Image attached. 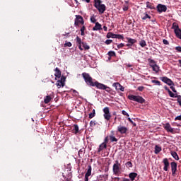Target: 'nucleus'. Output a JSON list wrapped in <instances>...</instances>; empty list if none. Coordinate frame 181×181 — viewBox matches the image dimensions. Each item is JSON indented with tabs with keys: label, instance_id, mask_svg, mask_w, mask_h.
<instances>
[{
	"label": "nucleus",
	"instance_id": "f257e3e1",
	"mask_svg": "<svg viewBox=\"0 0 181 181\" xmlns=\"http://www.w3.org/2000/svg\"><path fill=\"white\" fill-rule=\"evenodd\" d=\"M82 77L87 86H89V87H98L100 82L98 81H93V77L90 76V74L83 72L82 73Z\"/></svg>",
	"mask_w": 181,
	"mask_h": 181
},
{
	"label": "nucleus",
	"instance_id": "f03ea898",
	"mask_svg": "<svg viewBox=\"0 0 181 181\" xmlns=\"http://www.w3.org/2000/svg\"><path fill=\"white\" fill-rule=\"evenodd\" d=\"M113 173L114 175H118L119 173V171L121 170V163L117 160L115 161V163L113 165Z\"/></svg>",
	"mask_w": 181,
	"mask_h": 181
},
{
	"label": "nucleus",
	"instance_id": "7ed1b4c3",
	"mask_svg": "<svg viewBox=\"0 0 181 181\" xmlns=\"http://www.w3.org/2000/svg\"><path fill=\"white\" fill-rule=\"evenodd\" d=\"M103 117L105 118V119H106L107 121H110V119H111V113L110 112V107H106L103 109Z\"/></svg>",
	"mask_w": 181,
	"mask_h": 181
},
{
	"label": "nucleus",
	"instance_id": "20e7f679",
	"mask_svg": "<svg viewBox=\"0 0 181 181\" xmlns=\"http://www.w3.org/2000/svg\"><path fill=\"white\" fill-rule=\"evenodd\" d=\"M80 23H81L82 25H84V18H83V16L80 15H76V18L74 22L75 26H78Z\"/></svg>",
	"mask_w": 181,
	"mask_h": 181
},
{
	"label": "nucleus",
	"instance_id": "39448f33",
	"mask_svg": "<svg viewBox=\"0 0 181 181\" xmlns=\"http://www.w3.org/2000/svg\"><path fill=\"white\" fill-rule=\"evenodd\" d=\"M117 132H119L121 135L127 134V132H128V127L123 125H119L117 127Z\"/></svg>",
	"mask_w": 181,
	"mask_h": 181
},
{
	"label": "nucleus",
	"instance_id": "423d86ee",
	"mask_svg": "<svg viewBox=\"0 0 181 181\" xmlns=\"http://www.w3.org/2000/svg\"><path fill=\"white\" fill-rule=\"evenodd\" d=\"M160 80H161L163 83H165V84H168V86H175V83H173L170 78L166 76L160 78Z\"/></svg>",
	"mask_w": 181,
	"mask_h": 181
},
{
	"label": "nucleus",
	"instance_id": "0eeeda50",
	"mask_svg": "<svg viewBox=\"0 0 181 181\" xmlns=\"http://www.w3.org/2000/svg\"><path fill=\"white\" fill-rule=\"evenodd\" d=\"M96 88H98L99 90H105V91H107V93H111V88H110L101 83H99V84H98V87H96Z\"/></svg>",
	"mask_w": 181,
	"mask_h": 181
},
{
	"label": "nucleus",
	"instance_id": "6e6552de",
	"mask_svg": "<svg viewBox=\"0 0 181 181\" xmlns=\"http://www.w3.org/2000/svg\"><path fill=\"white\" fill-rule=\"evenodd\" d=\"M156 8L158 13H162V12H166V11H168V7L163 4L157 5Z\"/></svg>",
	"mask_w": 181,
	"mask_h": 181
},
{
	"label": "nucleus",
	"instance_id": "1a4fd4ad",
	"mask_svg": "<svg viewBox=\"0 0 181 181\" xmlns=\"http://www.w3.org/2000/svg\"><path fill=\"white\" fill-rule=\"evenodd\" d=\"M170 166H171L172 175L173 176H175V175H176V172L177 171V163H176V162L175 161L171 162Z\"/></svg>",
	"mask_w": 181,
	"mask_h": 181
},
{
	"label": "nucleus",
	"instance_id": "9d476101",
	"mask_svg": "<svg viewBox=\"0 0 181 181\" xmlns=\"http://www.w3.org/2000/svg\"><path fill=\"white\" fill-rule=\"evenodd\" d=\"M163 163L164 165L163 170H165V172H168V170H169V168L170 166V163H169V160L166 158H163Z\"/></svg>",
	"mask_w": 181,
	"mask_h": 181
},
{
	"label": "nucleus",
	"instance_id": "9b49d317",
	"mask_svg": "<svg viewBox=\"0 0 181 181\" xmlns=\"http://www.w3.org/2000/svg\"><path fill=\"white\" fill-rule=\"evenodd\" d=\"M66 81V77L62 76L60 80L57 82V87L60 88L61 87H64V82Z\"/></svg>",
	"mask_w": 181,
	"mask_h": 181
},
{
	"label": "nucleus",
	"instance_id": "f8f14e48",
	"mask_svg": "<svg viewBox=\"0 0 181 181\" xmlns=\"http://www.w3.org/2000/svg\"><path fill=\"white\" fill-rule=\"evenodd\" d=\"M95 8L96 9H98L99 13H104L107 10V7L105 6V4H100L99 6H97V7Z\"/></svg>",
	"mask_w": 181,
	"mask_h": 181
},
{
	"label": "nucleus",
	"instance_id": "ddd939ff",
	"mask_svg": "<svg viewBox=\"0 0 181 181\" xmlns=\"http://www.w3.org/2000/svg\"><path fill=\"white\" fill-rule=\"evenodd\" d=\"M163 128L167 131V132H171V134H173V128L170 127V124L166 123L163 124Z\"/></svg>",
	"mask_w": 181,
	"mask_h": 181
},
{
	"label": "nucleus",
	"instance_id": "4468645a",
	"mask_svg": "<svg viewBox=\"0 0 181 181\" xmlns=\"http://www.w3.org/2000/svg\"><path fill=\"white\" fill-rule=\"evenodd\" d=\"M72 128H73L71 130L72 134L77 135V134H78V132H80V129L78 128V124H74L72 126Z\"/></svg>",
	"mask_w": 181,
	"mask_h": 181
},
{
	"label": "nucleus",
	"instance_id": "2eb2a0df",
	"mask_svg": "<svg viewBox=\"0 0 181 181\" xmlns=\"http://www.w3.org/2000/svg\"><path fill=\"white\" fill-rule=\"evenodd\" d=\"M109 139L110 142H118V139H116L115 136H114V131H112L111 134L109 135Z\"/></svg>",
	"mask_w": 181,
	"mask_h": 181
},
{
	"label": "nucleus",
	"instance_id": "dca6fc26",
	"mask_svg": "<svg viewBox=\"0 0 181 181\" xmlns=\"http://www.w3.org/2000/svg\"><path fill=\"white\" fill-rule=\"evenodd\" d=\"M172 29L174 30L175 33H177V32H180V28H179V25L176 24V23H173Z\"/></svg>",
	"mask_w": 181,
	"mask_h": 181
},
{
	"label": "nucleus",
	"instance_id": "f3484780",
	"mask_svg": "<svg viewBox=\"0 0 181 181\" xmlns=\"http://www.w3.org/2000/svg\"><path fill=\"white\" fill-rule=\"evenodd\" d=\"M136 102L139 103V104H144L145 103V99L142 96L136 95Z\"/></svg>",
	"mask_w": 181,
	"mask_h": 181
},
{
	"label": "nucleus",
	"instance_id": "a211bd4d",
	"mask_svg": "<svg viewBox=\"0 0 181 181\" xmlns=\"http://www.w3.org/2000/svg\"><path fill=\"white\" fill-rule=\"evenodd\" d=\"M146 5L148 9H156V8H155V5L153 4V3H151L150 1H146Z\"/></svg>",
	"mask_w": 181,
	"mask_h": 181
},
{
	"label": "nucleus",
	"instance_id": "6ab92c4d",
	"mask_svg": "<svg viewBox=\"0 0 181 181\" xmlns=\"http://www.w3.org/2000/svg\"><path fill=\"white\" fill-rule=\"evenodd\" d=\"M136 176H138V173H130L129 174V177L131 180V181H134L135 177H136Z\"/></svg>",
	"mask_w": 181,
	"mask_h": 181
},
{
	"label": "nucleus",
	"instance_id": "aec40b11",
	"mask_svg": "<svg viewBox=\"0 0 181 181\" xmlns=\"http://www.w3.org/2000/svg\"><path fill=\"white\" fill-rule=\"evenodd\" d=\"M54 71H55V74H54L55 77H57V78H60V77H62V71H60V69H59V68H57L55 69Z\"/></svg>",
	"mask_w": 181,
	"mask_h": 181
},
{
	"label": "nucleus",
	"instance_id": "412c9836",
	"mask_svg": "<svg viewBox=\"0 0 181 181\" xmlns=\"http://www.w3.org/2000/svg\"><path fill=\"white\" fill-rule=\"evenodd\" d=\"M103 149H107V144L105 143H102L98 148V152L100 153Z\"/></svg>",
	"mask_w": 181,
	"mask_h": 181
},
{
	"label": "nucleus",
	"instance_id": "4be33fe9",
	"mask_svg": "<svg viewBox=\"0 0 181 181\" xmlns=\"http://www.w3.org/2000/svg\"><path fill=\"white\" fill-rule=\"evenodd\" d=\"M103 29L101 28V24L100 23L96 22L95 26L93 28V30H101Z\"/></svg>",
	"mask_w": 181,
	"mask_h": 181
},
{
	"label": "nucleus",
	"instance_id": "5701e85b",
	"mask_svg": "<svg viewBox=\"0 0 181 181\" xmlns=\"http://www.w3.org/2000/svg\"><path fill=\"white\" fill-rule=\"evenodd\" d=\"M154 149V153H156V155H158V153H159L162 151V147L159 146L158 145H156Z\"/></svg>",
	"mask_w": 181,
	"mask_h": 181
},
{
	"label": "nucleus",
	"instance_id": "b1692460",
	"mask_svg": "<svg viewBox=\"0 0 181 181\" xmlns=\"http://www.w3.org/2000/svg\"><path fill=\"white\" fill-rule=\"evenodd\" d=\"M107 55L109 56L108 60H110L111 57H117V54H115V52H114V51H109L107 53Z\"/></svg>",
	"mask_w": 181,
	"mask_h": 181
},
{
	"label": "nucleus",
	"instance_id": "393cba45",
	"mask_svg": "<svg viewBox=\"0 0 181 181\" xmlns=\"http://www.w3.org/2000/svg\"><path fill=\"white\" fill-rule=\"evenodd\" d=\"M151 16H149L148 14V13L145 12L144 13H143V15H141V19L143 21H146V19H151Z\"/></svg>",
	"mask_w": 181,
	"mask_h": 181
},
{
	"label": "nucleus",
	"instance_id": "a878e982",
	"mask_svg": "<svg viewBox=\"0 0 181 181\" xmlns=\"http://www.w3.org/2000/svg\"><path fill=\"white\" fill-rule=\"evenodd\" d=\"M170 154L173 156V158L174 159H175V160H179V155H177V153H176L175 151H170Z\"/></svg>",
	"mask_w": 181,
	"mask_h": 181
},
{
	"label": "nucleus",
	"instance_id": "bb28decb",
	"mask_svg": "<svg viewBox=\"0 0 181 181\" xmlns=\"http://www.w3.org/2000/svg\"><path fill=\"white\" fill-rule=\"evenodd\" d=\"M115 35H116V34H114V33H111V32H109L107 34V35H106V37H107V39H115Z\"/></svg>",
	"mask_w": 181,
	"mask_h": 181
},
{
	"label": "nucleus",
	"instance_id": "cd10ccee",
	"mask_svg": "<svg viewBox=\"0 0 181 181\" xmlns=\"http://www.w3.org/2000/svg\"><path fill=\"white\" fill-rule=\"evenodd\" d=\"M116 90H120V91H124L125 87L121 86L119 83H116Z\"/></svg>",
	"mask_w": 181,
	"mask_h": 181
},
{
	"label": "nucleus",
	"instance_id": "c85d7f7f",
	"mask_svg": "<svg viewBox=\"0 0 181 181\" xmlns=\"http://www.w3.org/2000/svg\"><path fill=\"white\" fill-rule=\"evenodd\" d=\"M52 101V97L50 95H47L44 98L45 104H49Z\"/></svg>",
	"mask_w": 181,
	"mask_h": 181
},
{
	"label": "nucleus",
	"instance_id": "c756f323",
	"mask_svg": "<svg viewBox=\"0 0 181 181\" xmlns=\"http://www.w3.org/2000/svg\"><path fill=\"white\" fill-rule=\"evenodd\" d=\"M127 40L128 42V43H130V45H134V43H136V40L133 39V38H129V37H127Z\"/></svg>",
	"mask_w": 181,
	"mask_h": 181
},
{
	"label": "nucleus",
	"instance_id": "7c9ffc66",
	"mask_svg": "<svg viewBox=\"0 0 181 181\" xmlns=\"http://www.w3.org/2000/svg\"><path fill=\"white\" fill-rule=\"evenodd\" d=\"M148 62L149 63V66L151 67H153L154 66L157 65L156 62H155V60H153V59H148Z\"/></svg>",
	"mask_w": 181,
	"mask_h": 181
},
{
	"label": "nucleus",
	"instance_id": "2f4dec72",
	"mask_svg": "<svg viewBox=\"0 0 181 181\" xmlns=\"http://www.w3.org/2000/svg\"><path fill=\"white\" fill-rule=\"evenodd\" d=\"M91 170H92V167L91 165H88V170L85 175L86 176H91Z\"/></svg>",
	"mask_w": 181,
	"mask_h": 181
},
{
	"label": "nucleus",
	"instance_id": "473e14b6",
	"mask_svg": "<svg viewBox=\"0 0 181 181\" xmlns=\"http://www.w3.org/2000/svg\"><path fill=\"white\" fill-rule=\"evenodd\" d=\"M101 0H94V6L97 8V6L101 5Z\"/></svg>",
	"mask_w": 181,
	"mask_h": 181
},
{
	"label": "nucleus",
	"instance_id": "72a5a7b5",
	"mask_svg": "<svg viewBox=\"0 0 181 181\" xmlns=\"http://www.w3.org/2000/svg\"><path fill=\"white\" fill-rule=\"evenodd\" d=\"M129 100L131 101H136V95H130L128 96Z\"/></svg>",
	"mask_w": 181,
	"mask_h": 181
},
{
	"label": "nucleus",
	"instance_id": "f704fd0d",
	"mask_svg": "<svg viewBox=\"0 0 181 181\" xmlns=\"http://www.w3.org/2000/svg\"><path fill=\"white\" fill-rule=\"evenodd\" d=\"M82 46L84 50H89L90 49V45H87L86 42H82Z\"/></svg>",
	"mask_w": 181,
	"mask_h": 181
},
{
	"label": "nucleus",
	"instance_id": "c9c22d12",
	"mask_svg": "<svg viewBox=\"0 0 181 181\" xmlns=\"http://www.w3.org/2000/svg\"><path fill=\"white\" fill-rule=\"evenodd\" d=\"M95 117V110H93L92 112L89 114V118L91 119V118H94Z\"/></svg>",
	"mask_w": 181,
	"mask_h": 181
},
{
	"label": "nucleus",
	"instance_id": "e433bc0d",
	"mask_svg": "<svg viewBox=\"0 0 181 181\" xmlns=\"http://www.w3.org/2000/svg\"><path fill=\"white\" fill-rule=\"evenodd\" d=\"M153 71H156V73H159V66L154 65V66L151 67Z\"/></svg>",
	"mask_w": 181,
	"mask_h": 181
},
{
	"label": "nucleus",
	"instance_id": "4c0bfd02",
	"mask_svg": "<svg viewBox=\"0 0 181 181\" xmlns=\"http://www.w3.org/2000/svg\"><path fill=\"white\" fill-rule=\"evenodd\" d=\"M139 45L141 47H145V46H146V42L144 40H142L139 42Z\"/></svg>",
	"mask_w": 181,
	"mask_h": 181
},
{
	"label": "nucleus",
	"instance_id": "58836bf2",
	"mask_svg": "<svg viewBox=\"0 0 181 181\" xmlns=\"http://www.w3.org/2000/svg\"><path fill=\"white\" fill-rule=\"evenodd\" d=\"M176 37H177L178 39H180L181 40V29H180V31H178L177 33H175Z\"/></svg>",
	"mask_w": 181,
	"mask_h": 181
},
{
	"label": "nucleus",
	"instance_id": "ea45409f",
	"mask_svg": "<svg viewBox=\"0 0 181 181\" xmlns=\"http://www.w3.org/2000/svg\"><path fill=\"white\" fill-rule=\"evenodd\" d=\"M115 39H122V40H124V35L116 34Z\"/></svg>",
	"mask_w": 181,
	"mask_h": 181
},
{
	"label": "nucleus",
	"instance_id": "a19ab883",
	"mask_svg": "<svg viewBox=\"0 0 181 181\" xmlns=\"http://www.w3.org/2000/svg\"><path fill=\"white\" fill-rule=\"evenodd\" d=\"M168 94L170 95V97H172V98H176L177 95L173 93V92H171L170 90H168Z\"/></svg>",
	"mask_w": 181,
	"mask_h": 181
},
{
	"label": "nucleus",
	"instance_id": "79ce46f5",
	"mask_svg": "<svg viewBox=\"0 0 181 181\" xmlns=\"http://www.w3.org/2000/svg\"><path fill=\"white\" fill-rule=\"evenodd\" d=\"M128 122H130L131 124H132L133 127H136V123L134 122V121H132V119H131V117L127 118Z\"/></svg>",
	"mask_w": 181,
	"mask_h": 181
},
{
	"label": "nucleus",
	"instance_id": "37998d69",
	"mask_svg": "<svg viewBox=\"0 0 181 181\" xmlns=\"http://www.w3.org/2000/svg\"><path fill=\"white\" fill-rule=\"evenodd\" d=\"M176 98H177V103H179V105H180V107H181V95H177V96H176Z\"/></svg>",
	"mask_w": 181,
	"mask_h": 181
},
{
	"label": "nucleus",
	"instance_id": "c03bdc74",
	"mask_svg": "<svg viewBox=\"0 0 181 181\" xmlns=\"http://www.w3.org/2000/svg\"><path fill=\"white\" fill-rule=\"evenodd\" d=\"M71 46H73V45L70 42H66L64 44V47H71Z\"/></svg>",
	"mask_w": 181,
	"mask_h": 181
},
{
	"label": "nucleus",
	"instance_id": "a18cd8bd",
	"mask_svg": "<svg viewBox=\"0 0 181 181\" xmlns=\"http://www.w3.org/2000/svg\"><path fill=\"white\" fill-rule=\"evenodd\" d=\"M90 22H92V23H96L97 19H95V17H94V16H92L90 17Z\"/></svg>",
	"mask_w": 181,
	"mask_h": 181
},
{
	"label": "nucleus",
	"instance_id": "49530a36",
	"mask_svg": "<svg viewBox=\"0 0 181 181\" xmlns=\"http://www.w3.org/2000/svg\"><path fill=\"white\" fill-rule=\"evenodd\" d=\"M151 83H153V84H156L157 86H160V81H159L152 80Z\"/></svg>",
	"mask_w": 181,
	"mask_h": 181
},
{
	"label": "nucleus",
	"instance_id": "de8ad7c7",
	"mask_svg": "<svg viewBox=\"0 0 181 181\" xmlns=\"http://www.w3.org/2000/svg\"><path fill=\"white\" fill-rule=\"evenodd\" d=\"M76 42H78V45H83V42H81V38L80 37H76Z\"/></svg>",
	"mask_w": 181,
	"mask_h": 181
},
{
	"label": "nucleus",
	"instance_id": "09e8293b",
	"mask_svg": "<svg viewBox=\"0 0 181 181\" xmlns=\"http://www.w3.org/2000/svg\"><path fill=\"white\" fill-rule=\"evenodd\" d=\"M126 166H127V168H132V166H133L132 163L131 161H128L126 163Z\"/></svg>",
	"mask_w": 181,
	"mask_h": 181
},
{
	"label": "nucleus",
	"instance_id": "8fccbe9b",
	"mask_svg": "<svg viewBox=\"0 0 181 181\" xmlns=\"http://www.w3.org/2000/svg\"><path fill=\"white\" fill-rule=\"evenodd\" d=\"M95 125H97V124L95 123V121H93V120H91L90 122V127H95Z\"/></svg>",
	"mask_w": 181,
	"mask_h": 181
},
{
	"label": "nucleus",
	"instance_id": "3c124183",
	"mask_svg": "<svg viewBox=\"0 0 181 181\" xmlns=\"http://www.w3.org/2000/svg\"><path fill=\"white\" fill-rule=\"evenodd\" d=\"M108 141H110V136H107L105 138V141H104L103 144H106V145H107V144H108Z\"/></svg>",
	"mask_w": 181,
	"mask_h": 181
},
{
	"label": "nucleus",
	"instance_id": "603ef678",
	"mask_svg": "<svg viewBox=\"0 0 181 181\" xmlns=\"http://www.w3.org/2000/svg\"><path fill=\"white\" fill-rule=\"evenodd\" d=\"M124 46H125V45L124 43H120V44L117 45V48L122 49V47H124Z\"/></svg>",
	"mask_w": 181,
	"mask_h": 181
},
{
	"label": "nucleus",
	"instance_id": "864d4df0",
	"mask_svg": "<svg viewBox=\"0 0 181 181\" xmlns=\"http://www.w3.org/2000/svg\"><path fill=\"white\" fill-rule=\"evenodd\" d=\"M170 90H172V91L173 93H177V91L176 90V88H175V87L173 86V85H172L170 87Z\"/></svg>",
	"mask_w": 181,
	"mask_h": 181
},
{
	"label": "nucleus",
	"instance_id": "5fc2aeb1",
	"mask_svg": "<svg viewBox=\"0 0 181 181\" xmlns=\"http://www.w3.org/2000/svg\"><path fill=\"white\" fill-rule=\"evenodd\" d=\"M105 45H111V43H112V40H107L105 42Z\"/></svg>",
	"mask_w": 181,
	"mask_h": 181
},
{
	"label": "nucleus",
	"instance_id": "6e6d98bb",
	"mask_svg": "<svg viewBox=\"0 0 181 181\" xmlns=\"http://www.w3.org/2000/svg\"><path fill=\"white\" fill-rule=\"evenodd\" d=\"M137 90L139 91H144V90H145V87H144V86H139Z\"/></svg>",
	"mask_w": 181,
	"mask_h": 181
},
{
	"label": "nucleus",
	"instance_id": "4d7b16f0",
	"mask_svg": "<svg viewBox=\"0 0 181 181\" xmlns=\"http://www.w3.org/2000/svg\"><path fill=\"white\" fill-rule=\"evenodd\" d=\"M122 114H123L126 117H129V114H128V112H127V111H125V110H122Z\"/></svg>",
	"mask_w": 181,
	"mask_h": 181
},
{
	"label": "nucleus",
	"instance_id": "13d9d810",
	"mask_svg": "<svg viewBox=\"0 0 181 181\" xmlns=\"http://www.w3.org/2000/svg\"><path fill=\"white\" fill-rule=\"evenodd\" d=\"M175 50L178 52V53H181V47L180 46L176 47Z\"/></svg>",
	"mask_w": 181,
	"mask_h": 181
},
{
	"label": "nucleus",
	"instance_id": "bf43d9fd",
	"mask_svg": "<svg viewBox=\"0 0 181 181\" xmlns=\"http://www.w3.org/2000/svg\"><path fill=\"white\" fill-rule=\"evenodd\" d=\"M83 153H84V149H80L78 151V156H81Z\"/></svg>",
	"mask_w": 181,
	"mask_h": 181
},
{
	"label": "nucleus",
	"instance_id": "052dcab7",
	"mask_svg": "<svg viewBox=\"0 0 181 181\" xmlns=\"http://www.w3.org/2000/svg\"><path fill=\"white\" fill-rule=\"evenodd\" d=\"M175 121H181V115L175 118Z\"/></svg>",
	"mask_w": 181,
	"mask_h": 181
},
{
	"label": "nucleus",
	"instance_id": "680f3d73",
	"mask_svg": "<svg viewBox=\"0 0 181 181\" xmlns=\"http://www.w3.org/2000/svg\"><path fill=\"white\" fill-rule=\"evenodd\" d=\"M163 45H169V41H168L167 40L164 39L163 40Z\"/></svg>",
	"mask_w": 181,
	"mask_h": 181
},
{
	"label": "nucleus",
	"instance_id": "e2e57ef3",
	"mask_svg": "<svg viewBox=\"0 0 181 181\" xmlns=\"http://www.w3.org/2000/svg\"><path fill=\"white\" fill-rule=\"evenodd\" d=\"M84 30H86V26L83 25L81 28V32H84Z\"/></svg>",
	"mask_w": 181,
	"mask_h": 181
},
{
	"label": "nucleus",
	"instance_id": "0e129e2a",
	"mask_svg": "<svg viewBox=\"0 0 181 181\" xmlns=\"http://www.w3.org/2000/svg\"><path fill=\"white\" fill-rule=\"evenodd\" d=\"M88 177H90V176H88V175H85L84 181H88Z\"/></svg>",
	"mask_w": 181,
	"mask_h": 181
},
{
	"label": "nucleus",
	"instance_id": "69168bd1",
	"mask_svg": "<svg viewBox=\"0 0 181 181\" xmlns=\"http://www.w3.org/2000/svg\"><path fill=\"white\" fill-rule=\"evenodd\" d=\"M103 30H105V32H107V30H108V28H107V26L104 25Z\"/></svg>",
	"mask_w": 181,
	"mask_h": 181
},
{
	"label": "nucleus",
	"instance_id": "338daca9",
	"mask_svg": "<svg viewBox=\"0 0 181 181\" xmlns=\"http://www.w3.org/2000/svg\"><path fill=\"white\" fill-rule=\"evenodd\" d=\"M123 11H124V12L128 11V6L123 7Z\"/></svg>",
	"mask_w": 181,
	"mask_h": 181
},
{
	"label": "nucleus",
	"instance_id": "774afa93",
	"mask_svg": "<svg viewBox=\"0 0 181 181\" xmlns=\"http://www.w3.org/2000/svg\"><path fill=\"white\" fill-rule=\"evenodd\" d=\"M78 49L83 51V47H81V44L78 45Z\"/></svg>",
	"mask_w": 181,
	"mask_h": 181
}]
</instances>
